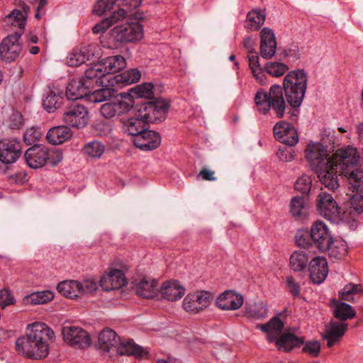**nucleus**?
Instances as JSON below:
<instances>
[{
  "mask_svg": "<svg viewBox=\"0 0 363 363\" xmlns=\"http://www.w3.org/2000/svg\"><path fill=\"white\" fill-rule=\"evenodd\" d=\"M329 140L332 143L330 150L322 143L308 144L306 158L321 184L335 191L340 186L337 173L347 178L351 169L359 164L361 157L357 149L350 145L339 148L329 157L328 152L335 147L334 135Z\"/></svg>",
  "mask_w": 363,
  "mask_h": 363,
  "instance_id": "nucleus-1",
  "label": "nucleus"
},
{
  "mask_svg": "<svg viewBox=\"0 0 363 363\" xmlns=\"http://www.w3.org/2000/svg\"><path fill=\"white\" fill-rule=\"evenodd\" d=\"M169 107V101L164 99H157L154 101L136 104L134 116L123 122V132L132 135L133 138H136L140 130L148 127L149 123H158L164 121Z\"/></svg>",
  "mask_w": 363,
  "mask_h": 363,
  "instance_id": "nucleus-2",
  "label": "nucleus"
},
{
  "mask_svg": "<svg viewBox=\"0 0 363 363\" xmlns=\"http://www.w3.org/2000/svg\"><path fill=\"white\" fill-rule=\"evenodd\" d=\"M28 333L16 341V349L23 357L40 359L49 354L48 340H52L54 331L45 323L35 322L28 325Z\"/></svg>",
  "mask_w": 363,
  "mask_h": 363,
  "instance_id": "nucleus-3",
  "label": "nucleus"
},
{
  "mask_svg": "<svg viewBox=\"0 0 363 363\" xmlns=\"http://www.w3.org/2000/svg\"><path fill=\"white\" fill-rule=\"evenodd\" d=\"M308 84L307 74L303 69L289 72L283 79V94L289 105L299 108L303 101Z\"/></svg>",
  "mask_w": 363,
  "mask_h": 363,
  "instance_id": "nucleus-4",
  "label": "nucleus"
},
{
  "mask_svg": "<svg viewBox=\"0 0 363 363\" xmlns=\"http://www.w3.org/2000/svg\"><path fill=\"white\" fill-rule=\"evenodd\" d=\"M254 100L259 112L265 115L272 109L277 118H282L284 116L287 106L281 85L273 84L269 92L259 89Z\"/></svg>",
  "mask_w": 363,
  "mask_h": 363,
  "instance_id": "nucleus-5",
  "label": "nucleus"
},
{
  "mask_svg": "<svg viewBox=\"0 0 363 363\" xmlns=\"http://www.w3.org/2000/svg\"><path fill=\"white\" fill-rule=\"evenodd\" d=\"M99 65H92L84 72V76L69 81L65 91L67 102L76 101L77 99L87 97L94 84H101L100 77L103 75L98 68Z\"/></svg>",
  "mask_w": 363,
  "mask_h": 363,
  "instance_id": "nucleus-6",
  "label": "nucleus"
},
{
  "mask_svg": "<svg viewBox=\"0 0 363 363\" xmlns=\"http://www.w3.org/2000/svg\"><path fill=\"white\" fill-rule=\"evenodd\" d=\"M282 314L283 313L277 314L267 322L269 335H267V340L269 342H275L278 350L289 352L294 348L300 347L303 345L304 337H298L288 332H285L280 335L284 328V323L279 318Z\"/></svg>",
  "mask_w": 363,
  "mask_h": 363,
  "instance_id": "nucleus-7",
  "label": "nucleus"
},
{
  "mask_svg": "<svg viewBox=\"0 0 363 363\" xmlns=\"http://www.w3.org/2000/svg\"><path fill=\"white\" fill-rule=\"evenodd\" d=\"M62 152L57 148H49L42 144L34 145L29 147L24 154L27 164L33 169L43 167L47 163L57 165L62 160Z\"/></svg>",
  "mask_w": 363,
  "mask_h": 363,
  "instance_id": "nucleus-8",
  "label": "nucleus"
},
{
  "mask_svg": "<svg viewBox=\"0 0 363 363\" xmlns=\"http://www.w3.org/2000/svg\"><path fill=\"white\" fill-rule=\"evenodd\" d=\"M350 196V214L359 215L363 213V170L359 168L351 169L347 177Z\"/></svg>",
  "mask_w": 363,
  "mask_h": 363,
  "instance_id": "nucleus-9",
  "label": "nucleus"
},
{
  "mask_svg": "<svg viewBox=\"0 0 363 363\" xmlns=\"http://www.w3.org/2000/svg\"><path fill=\"white\" fill-rule=\"evenodd\" d=\"M111 35L118 43H133L143 38V28L139 22L126 20L125 23L114 26Z\"/></svg>",
  "mask_w": 363,
  "mask_h": 363,
  "instance_id": "nucleus-10",
  "label": "nucleus"
},
{
  "mask_svg": "<svg viewBox=\"0 0 363 363\" xmlns=\"http://www.w3.org/2000/svg\"><path fill=\"white\" fill-rule=\"evenodd\" d=\"M63 121L68 125L77 129L86 127L89 121L87 108L77 101L67 102L63 112Z\"/></svg>",
  "mask_w": 363,
  "mask_h": 363,
  "instance_id": "nucleus-11",
  "label": "nucleus"
},
{
  "mask_svg": "<svg viewBox=\"0 0 363 363\" xmlns=\"http://www.w3.org/2000/svg\"><path fill=\"white\" fill-rule=\"evenodd\" d=\"M21 33H13L5 37L0 43V59L11 63L18 60L22 54L23 48L20 43Z\"/></svg>",
  "mask_w": 363,
  "mask_h": 363,
  "instance_id": "nucleus-12",
  "label": "nucleus"
},
{
  "mask_svg": "<svg viewBox=\"0 0 363 363\" xmlns=\"http://www.w3.org/2000/svg\"><path fill=\"white\" fill-rule=\"evenodd\" d=\"M311 240L320 252L328 251L333 244V238L328 227L321 220H316L311 226L310 230Z\"/></svg>",
  "mask_w": 363,
  "mask_h": 363,
  "instance_id": "nucleus-13",
  "label": "nucleus"
},
{
  "mask_svg": "<svg viewBox=\"0 0 363 363\" xmlns=\"http://www.w3.org/2000/svg\"><path fill=\"white\" fill-rule=\"evenodd\" d=\"M316 208L318 213L333 223L340 220V208L333 196L325 191H321L317 196Z\"/></svg>",
  "mask_w": 363,
  "mask_h": 363,
  "instance_id": "nucleus-14",
  "label": "nucleus"
},
{
  "mask_svg": "<svg viewBox=\"0 0 363 363\" xmlns=\"http://www.w3.org/2000/svg\"><path fill=\"white\" fill-rule=\"evenodd\" d=\"M65 341L71 346L84 348L90 346L91 338L89 333L79 326H64L62 330Z\"/></svg>",
  "mask_w": 363,
  "mask_h": 363,
  "instance_id": "nucleus-15",
  "label": "nucleus"
},
{
  "mask_svg": "<svg viewBox=\"0 0 363 363\" xmlns=\"http://www.w3.org/2000/svg\"><path fill=\"white\" fill-rule=\"evenodd\" d=\"M22 155L21 143L16 139L0 141V161L6 164L16 162Z\"/></svg>",
  "mask_w": 363,
  "mask_h": 363,
  "instance_id": "nucleus-16",
  "label": "nucleus"
},
{
  "mask_svg": "<svg viewBox=\"0 0 363 363\" xmlns=\"http://www.w3.org/2000/svg\"><path fill=\"white\" fill-rule=\"evenodd\" d=\"M212 298V294L208 291L189 294L184 298L183 306L187 312L198 313L209 306Z\"/></svg>",
  "mask_w": 363,
  "mask_h": 363,
  "instance_id": "nucleus-17",
  "label": "nucleus"
},
{
  "mask_svg": "<svg viewBox=\"0 0 363 363\" xmlns=\"http://www.w3.org/2000/svg\"><path fill=\"white\" fill-rule=\"evenodd\" d=\"M140 133L133 139L134 145L143 151H151L157 149L161 144L159 133L149 130L147 127L140 131Z\"/></svg>",
  "mask_w": 363,
  "mask_h": 363,
  "instance_id": "nucleus-18",
  "label": "nucleus"
},
{
  "mask_svg": "<svg viewBox=\"0 0 363 363\" xmlns=\"http://www.w3.org/2000/svg\"><path fill=\"white\" fill-rule=\"evenodd\" d=\"M67 102L62 89L52 85L49 86L48 90L43 99V107L49 113H55L61 108L62 105Z\"/></svg>",
  "mask_w": 363,
  "mask_h": 363,
  "instance_id": "nucleus-19",
  "label": "nucleus"
},
{
  "mask_svg": "<svg viewBox=\"0 0 363 363\" xmlns=\"http://www.w3.org/2000/svg\"><path fill=\"white\" fill-rule=\"evenodd\" d=\"M273 133L276 140L289 146H294L298 141L297 131L295 128L284 121L275 124Z\"/></svg>",
  "mask_w": 363,
  "mask_h": 363,
  "instance_id": "nucleus-20",
  "label": "nucleus"
},
{
  "mask_svg": "<svg viewBox=\"0 0 363 363\" xmlns=\"http://www.w3.org/2000/svg\"><path fill=\"white\" fill-rule=\"evenodd\" d=\"M273 133L276 140L289 146H294L298 141L297 131L295 128L284 121L275 124Z\"/></svg>",
  "mask_w": 363,
  "mask_h": 363,
  "instance_id": "nucleus-21",
  "label": "nucleus"
},
{
  "mask_svg": "<svg viewBox=\"0 0 363 363\" xmlns=\"http://www.w3.org/2000/svg\"><path fill=\"white\" fill-rule=\"evenodd\" d=\"M93 65H99V69L101 71L102 76L100 77L101 84L104 82V79L107 81L111 74H115L126 66L125 59L121 55H113L108 57L102 60L101 63L94 64Z\"/></svg>",
  "mask_w": 363,
  "mask_h": 363,
  "instance_id": "nucleus-22",
  "label": "nucleus"
},
{
  "mask_svg": "<svg viewBox=\"0 0 363 363\" xmlns=\"http://www.w3.org/2000/svg\"><path fill=\"white\" fill-rule=\"evenodd\" d=\"M116 2L118 3L119 7L129 13L138 8L141 4L142 0H98L94 5L93 12L98 16H102L111 11Z\"/></svg>",
  "mask_w": 363,
  "mask_h": 363,
  "instance_id": "nucleus-23",
  "label": "nucleus"
},
{
  "mask_svg": "<svg viewBox=\"0 0 363 363\" xmlns=\"http://www.w3.org/2000/svg\"><path fill=\"white\" fill-rule=\"evenodd\" d=\"M244 302L243 296L232 290L222 293L216 299V306L225 311H234L240 308Z\"/></svg>",
  "mask_w": 363,
  "mask_h": 363,
  "instance_id": "nucleus-24",
  "label": "nucleus"
},
{
  "mask_svg": "<svg viewBox=\"0 0 363 363\" xmlns=\"http://www.w3.org/2000/svg\"><path fill=\"white\" fill-rule=\"evenodd\" d=\"M309 277L312 282L320 284L328 274V262L325 258L316 257L308 264Z\"/></svg>",
  "mask_w": 363,
  "mask_h": 363,
  "instance_id": "nucleus-25",
  "label": "nucleus"
},
{
  "mask_svg": "<svg viewBox=\"0 0 363 363\" xmlns=\"http://www.w3.org/2000/svg\"><path fill=\"white\" fill-rule=\"evenodd\" d=\"M277 41L273 30L264 28L260 32V55L264 59H271L275 54Z\"/></svg>",
  "mask_w": 363,
  "mask_h": 363,
  "instance_id": "nucleus-26",
  "label": "nucleus"
},
{
  "mask_svg": "<svg viewBox=\"0 0 363 363\" xmlns=\"http://www.w3.org/2000/svg\"><path fill=\"white\" fill-rule=\"evenodd\" d=\"M100 284L104 290L112 291L125 286L127 281L122 270L111 269L108 274L101 277Z\"/></svg>",
  "mask_w": 363,
  "mask_h": 363,
  "instance_id": "nucleus-27",
  "label": "nucleus"
},
{
  "mask_svg": "<svg viewBox=\"0 0 363 363\" xmlns=\"http://www.w3.org/2000/svg\"><path fill=\"white\" fill-rule=\"evenodd\" d=\"M348 325L339 322L330 321L325 326V334L323 339L327 340V346L332 347L336 342H338L344 336L347 330Z\"/></svg>",
  "mask_w": 363,
  "mask_h": 363,
  "instance_id": "nucleus-28",
  "label": "nucleus"
},
{
  "mask_svg": "<svg viewBox=\"0 0 363 363\" xmlns=\"http://www.w3.org/2000/svg\"><path fill=\"white\" fill-rule=\"evenodd\" d=\"M140 77L141 74L138 69H130L121 74L109 76L107 82L111 86L117 85L123 87L138 82Z\"/></svg>",
  "mask_w": 363,
  "mask_h": 363,
  "instance_id": "nucleus-29",
  "label": "nucleus"
},
{
  "mask_svg": "<svg viewBox=\"0 0 363 363\" xmlns=\"http://www.w3.org/2000/svg\"><path fill=\"white\" fill-rule=\"evenodd\" d=\"M162 297L169 301L180 299L185 294V289L177 280L167 281L160 289Z\"/></svg>",
  "mask_w": 363,
  "mask_h": 363,
  "instance_id": "nucleus-30",
  "label": "nucleus"
},
{
  "mask_svg": "<svg viewBox=\"0 0 363 363\" xmlns=\"http://www.w3.org/2000/svg\"><path fill=\"white\" fill-rule=\"evenodd\" d=\"M115 351L120 355L134 356L136 358L147 356L148 352L141 346L136 345L133 340H120Z\"/></svg>",
  "mask_w": 363,
  "mask_h": 363,
  "instance_id": "nucleus-31",
  "label": "nucleus"
},
{
  "mask_svg": "<svg viewBox=\"0 0 363 363\" xmlns=\"http://www.w3.org/2000/svg\"><path fill=\"white\" fill-rule=\"evenodd\" d=\"M99 346L104 352L115 351L121 337L111 328L104 329L99 335Z\"/></svg>",
  "mask_w": 363,
  "mask_h": 363,
  "instance_id": "nucleus-32",
  "label": "nucleus"
},
{
  "mask_svg": "<svg viewBox=\"0 0 363 363\" xmlns=\"http://www.w3.org/2000/svg\"><path fill=\"white\" fill-rule=\"evenodd\" d=\"M72 133L67 125H60L51 128L46 135L49 143L56 145H60L70 139Z\"/></svg>",
  "mask_w": 363,
  "mask_h": 363,
  "instance_id": "nucleus-33",
  "label": "nucleus"
},
{
  "mask_svg": "<svg viewBox=\"0 0 363 363\" xmlns=\"http://www.w3.org/2000/svg\"><path fill=\"white\" fill-rule=\"evenodd\" d=\"M136 294L143 298H153L158 294V282L155 279L143 278L136 286Z\"/></svg>",
  "mask_w": 363,
  "mask_h": 363,
  "instance_id": "nucleus-34",
  "label": "nucleus"
},
{
  "mask_svg": "<svg viewBox=\"0 0 363 363\" xmlns=\"http://www.w3.org/2000/svg\"><path fill=\"white\" fill-rule=\"evenodd\" d=\"M106 82L107 81L104 79V82L103 84H96V86L101 85L102 88L101 89L96 90L91 89V91L88 94L86 97L88 101L94 103H100L110 99L117 95V91L115 89L108 86L106 84L104 85Z\"/></svg>",
  "mask_w": 363,
  "mask_h": 363,
  "instance_id": "nucleus-35",
  "label": "nucleus"
},
{
  "mask_svg": "<svg viewBox=\"0 0 363 363\" xmlns=\"http://www.w3.org/2000/svg\"><path fill=\"white\" fill-rule=\"evenodd\" d=\"M128 13V12L125 11L124 9L119 7L118 10L113 11L108 17L96 25L93 28L94 33L104 32L113 24L123 21L127 17Z\"/></svg>",
  "mask_w": 363,
  "mask_h": 363,
  "instance_id": "nucleus-36",
  "label": "nucleus"
},
{
  "mask_svg": "<svg viewBox=\"0 0 363 363\" xmlns=\"http://www.w3.org/2000/svg\"><path fill=\"white\" fill-rule=\"evenodd\" d=\"M332 303L334 304L333 315L335 318L345 321L355 317L356 311L349 303L336 299H333Z\"/></svg>",
  "mask_w": 363,
  "mask_h": 363,
  "instance_id": "nucleus-37",
  "label": "nucleus"
},
{
  "mask_svg": "<svg viewBox=\"0 0 363 363\" xmlns=\"http://www.w3.org/2000/svg\"><path fill=\"white\" fill-rule=\"evenodd\" d=\"M93 56L94 53L88 48H75L67 57V65L69 67H77L89 61Z\"/></svg>",
  "mask_w": 363,
  "mask_h": 363,
  "instance_id": "nucleus-38",
  "label": "nucleus"
},
{
  "mask_svg": "<svg viewBox=\"0 0 363 363\" xmlns=\"http://www.w3.org/2000/svg\"><path fill=\"white\" fill-rule=\"evenodd\" d=\"M58 292L66 298L75 299L80 296L79 281L75 280H66L58 284Z\"/></svg>",
  "mask_w": 363,
  "mask_h": 363,
  "instance_id": "nucleus-39",
  "label": "nucleus"
},
{
  "mask_svg": "<svg viewBox=\"0 0 363 363\" xmlns=\"http://www.w3.org/2000/svg\"><path fill=\"white\" fill-rule=\"evenodd\" d=\"M363 294L362 285L349 283L338 293L339 298L345 301L354 303Z\"/></svg>",
  "mask_w": 363,
  "mask_h": 363,
  "instance_id": "nucleus-40",
  "label": "nucleus"
},
{
  "mask_svg": "<svg viewBox=\"0 0 363 363\" xmlns=\"http://www.w3.org/2000/svg\"><path fill=\"white\" fill-rule=\"evenodd\" d=\"M308 264V256L303 250L294 251L290 256L289 267L294 272H303Z\"/></svg>",
  "mask_w": 363,
  "mask_h": 363,
  "instance_id": "nucleus-41",
  "label": "nucleus"
},
{
  "mask_svg": "<svg viewBox=\"0 0 363 363\" xmlns=\"http://www.w3.org/2000/svg\"><path fill=\"white\" fill-rule=\"evenodd\" d=\"M154 86L152 83L146 82L142 84L137 85L134 88L130 89L132 96H135L137 98H144L145 100L142 101L140 103H137L136 104H141L143 103H146L147 101H154L157 98L153 99L154 93L152 89ZM158 99H161L159 97Z\"/></svg>",
  "mask_w": 363,
  "mask_h": 363,
  "instance_id": "nucleus-42",
  "label": "nucleus"
},
{
  "mask_svg": "<svg viewBox=\"0 0 363 363\" xmlns=\"http://www.w3.org/2000/svg\"><path fill=\"white\" fill-rule=\"evenodd\" d=\"M4 21L6 24H10L12 27L18 28V30L14 33H21V35L23 34L26 24V18L21 10L13 9L9 14L6 16Z\"/></svg>",
  "mask_w": 363,
  "mask_h": 363,
  "instance_id": "nucleus-43",
  "label": "nucleus"
},
{
  "mask_svg": "<svg viewBox=\"0 0 363 363\" xmlns=\"http://www.w3.org/2000/svg\"><path fill=\"white\" fill-rule=\"evenodd\" d=\"M117 110V115L121 116L128 113L132 108L135 111L136 104L133 100V96L130 94H121L120 98L114 101Z\"/></svg>",
  "mask_w": 363,
  "mask_h": 363,
  "instance_id": "nucleus-44",
  "label": "nucleus"
},
{
  "mask_svg": "<svg viewBox=\"0 0 363 363\" xmlns=\"http://www.w3.org/2000/svg\"><path fill=\"white\" fill-rule=\"evenodd\" d=\"M249 61V67L252 71V73L256 80L261 84H264V78H265V74L264 70L260 67L259 63V56L257 52L253 50H250L247 55Z\"/></svg>",
  "mask_w": 363,
  "mask_h": 363,
  "instance_id": "nucleus-45",
  "label": "nucleus"
},
{
  "mask_svg": "<svg viewBox=\"0 0 363 363\" xmlns=\"http://www.w3.org/2000/svg\"><path fill=\"white\" fill-rule=\"evenodd\" d=\"M265 16L261 10H252L247 15L246 28L250 30H257L262 24L264 23Z\"/></svg>",
  "mask_w": 363,
  "mask_h": 363,
  "instance_id": "nucleus-46",
  "label": "nucleus"
},
{
  "mask_svg": "<svg viewBox=\"0 0 363 363\" xmlns=\"http://www.w3.org/2000/svg\"><path fill=\"white\" fill-rule=\"evenodd\" d=\"M83 150L90 157L99 158L104 154L105 147L101 142L93 140L85 144Z\"/></svg>",
  "mask_w": 363,
  "mask_h": 363,
  "instance_id": "nucleus-47",
  "label": "nucleus"
},
{
  "mask_svg": "<svg viewBox=\"0 0 363 363\" xmlns=\"http://www.w3.org/2000/svg\"><path fill=\"white\" fill-rule=\"evenodd\" d=\"M54 294L50 291H43L31 294L27 296V301L32 305L44 304L54 298Z\"/></svg>",
  "mask_w": 363,
  "mask_h": 363,
  "instance_id": "nucleus-48",
  "label": "nucleus"
},
{
  "mask_svg": "<svg viewBox=\"0 0 363 363\" xmlns=\"http://www.w3.org/2000/svg\"><path fill=\"white\" fill-rule=\"evenodd\" d=\"M289 69L287 65L278 62H269L264 67V70L269 75L279 77Z\"/></svg>",
  "mask_w": 363,
  "mask_h": 363,
  "instance_id": "nucleus-49",
  "label": "nucleus"
},
{
  "mask_svg": "<svg viewBox=\"0 0 363 363\" xmlns=\"http://www.w3.org/2000/svg\"><path fill=\"white\" fill-rule=\"evenodd\" d=\"M295 241L298 247L304 249H310L314 246L311 233L308 230H298L295 235Z\"/></svg>",
  "mask_w": 363,
  "mask_h": 363,
  "instance_id": "nucleus-50",
  "label": "nucleus"
},
{
  "mask_svg": "<svg viewBox=\"0 0 363 363\" xmlns=\"http://www.w3.org/2000/svg\"><path fill=\"white\" fill-rule=\"evenodd\" d=\"M305 200L303 196H294L290 203V211L294 217H301L305 213Z\"/></svg>",
  "mask_w": 363,
  "mask_h": 363,
  "instance_id": "nucleus-51",
  "label": "nucleus"
},
{
  "mask_svg": "<svg viewBox=\"0 0 363 363\" xmlns=\"http://www.w3.org/2000/svg\"><path fill=\"white\" fill-rule=\"evenodd\" d=\"M245 315L247 317L256 319H264L267 315V308L264 305H255L253 308L245 306Z\"/></svg>",
  "mask_w": 363,
  "mask_h": 363,
  "instance_id": "nucleus-52",
  "label": "nucleus"
},
{
  "mask_svg": "<svg viewBox=\"0 0 363 363\" xmlns=\"http://www.w3.org/2000/svg\"><path fill=\"white\" fill-rule=\"evenodd\" d=\"M330 251L329 255L337 259L344 258L347 254V248L345 243L342 242H334L328 250Z\"/></svg>",
  "mask_w": 363,
  "mask_h": 363,
  "instance_id": "nucleus-53",
  "label": "nucleus"
},
{
  "mask_svg": "<svg viewBox=\"0 0 363 363\" xmlns=\"http://www.w3.org/2000/svg\"><path fill=\"white\" fill-rule=\"evenodd\" d=\"M80 296L82 295L92 294L96 292L99 288L98 281L94 279H84L79 281Z\"/></svg>",
  "mask_w": 363,
  "mask_h": 363,
  "instance_id": "nucleus-54",
  "label": "nucleus"
},
{
  "mask_svg": "<svg viewBox=\"0 0 363 363\" xmlns=\"http://www.w3.org/2000/svg\"><path fill=\"white\" fill-rule=\"evenodd\" d=\"M312 186V181L308 176H302L296 180L294 189L303 194L308 195Z\"/></svg>",
  "mask_w": 363,
  "mask_h": 363,
  "instance_id": "nucleus-55",
  "label": "nucleus"
},
{
  "mask_svg": "<svg viewBox=\"0 0 363 363\" xmlns=\"http://www.w3.org/2000/svg\"><path fill=\"white\" fill-rule=\"evenodd\" d=\"M40 128L32 127L28 128L23 135V140L27 145H32L40 140L42 137Z\"/></svg>",
  "mask_w": 363,
  "mask_h": 363,
  "instance_id": "nucleus-56",
  "label": "nucleus"
},
{
  "mask_svg": "<svg viewBox=\"0 0 363 363\" xmlns=\"http://www.w3.org/2000/svg\"><path fill=\"white\" fill-rule=\"evenodd\" d=\"M304 347L302 348L303 353H308L312 357H318L320 351V343L318 340L304 342Z\"/></svg>",
  "mask_w": 363,
  "mask_h": 363,
  "instance_id": "nucleus-57",
  "label": "nucleus"
},
{
  "mask_svg": "<svg viewBox=\"0 0 363 363\" xmlns=\"http://www.w3.org/2000/svg\"><path fill=\"white\" fill-rule=\"evenodd\" d=\"M286 284L289 292L295 298L301 295V288L300 284L296 281L292 276H287L286 278Z\"/></svg>",
  "mask_w": 363,
  "mask_h": 363,
  "instance_id": "nucleus-58",
  "label": "nucleus"
},
{
  "mask_svg": "<svg viewBox=\"0 0 363 363\" xmlns=\"http://www.w3.org/2000/svg\"><path fill=\"white\" fill-rule=\"evenodd\" d=\"M116 104L113 101L107 102L101 106V114L106 118H111L117 115Z\"/></svg>",
  "mask_w": 363,
  "mask_h": 363,
  "instance_id": "nucleus-59",
  "label": "nucleus"
},
{
  "mask_svg": "<svg viewBox=\"0 0 363 363\" xmlns=\"http://www.w3.org/2000/svg\"><path fill=\"white\" fill-rule=\"evenodd\" d=\"M286 145H284L283 147H279L277 155L279 160L283 162H290L294 160V156L292 152V150L291 148V146H286Z\"/></svg>",
  "mask_w": 363,
  "mask_h": 363,
  "instance_id": "nucleus-60",
  "label": "nucleus"
},
{
  "mask_svg": "<svg viewBox=\"0 0 363 363\" xmlns=\"http://www.w3.org/2000/svg\"><path fill=\"white\" fill-rule=\"evenodd\" d=\"M23 124V117L20 112L16 111L11 115L9 124L11 129H20Z\"/></svg>",
  "mask_w": 363,
  "mask_h": 363,
  "instance_id": "nucleus-61",
  "label": "nucleus"
},
{
  "mask_svg": "<svg viewBox=\"0 0 363 363\" xmlns=\"http://www.w3.org/2000/svg\"><path fill=\"white\" fill-rule=\"evenodd\" d=\"M14 298L9 290L4 289L0 290V306L3 308L6 306L13 304Z\"/></svg>",
  "mask_w": 363,
  "mask_h": 363,
  "instance_id": "nucleus-62",
  "label": "nucleus"
},
{
  "mask_svg": "<svg viewBox=\"0 0 363 363\" xmlns=\"http://www.w3.org/2000/svg\"><path fill=\"white\" fill-rule=\"evenodd\" d=\"M284 56L296 61L300 58L299 48L297 45L292 44L284 50Z\"/></svg>",
  "mask_w": 363,
  "mask_h": 363,
  "instance_id": "nucleus-63",
  "label": "nucleus"
},
{
  "mask_svg": "<svg viewBox=\"0 0 363 363\" xmlns=\"http://www.w3.org/2000/svg\"><path fill=\"white\" fill-rule=\"evenodd\" d=\"M215 172L210 170L206 167H203L199 172L198 177L204 181H215L216 177H214Z\"/></svg>",
  "mask_w": 363,
  "mask_h": 363,
  "instance_id": "nucleus-64",
  "label": "nucleus"
}]
</instances>
